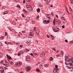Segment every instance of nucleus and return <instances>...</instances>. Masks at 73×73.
I'll use <instances>...</instances> for the list:
<instances>
[{"mask_svg": "<svg viewBox=\"0 0 73 73\" xmlns=\"http://www.w3.org/2000/svg\"><path fill=\"white\" fill-rule=\"evenodd\" d=\"M65 64L66 65H68V66L69 65V66H71V68H73V64H72V62H69V61H67L65 62Z\"/></svg>", "mask_w": 73, "mask_h": 73, "instance_id": "nucleus-1", "label": "nucleus"}, {"mask_svg": "<svg viewBox=\"0 0 73 73\" xmlns=\"http://www.w3.org/2000/svg\"><path fill=\"white\" fill-rule=\"evenodd\" d=\"M31 60V58H30V57L29 56H27L26 57V60L27 61H30Z\"/></svg>", "mask_w": 73, "mask_h": 73, "instance_id": "nucleus-2", "label": "nucleus"}, {"mask_svg": "<svg viewBox=\"0 0 73 73\" xmlns=\"http://www.w3.org/2000/svg\"><path fill=\"white\" fill-rule=\"evenodd\" d=\"M21 65H22V64L20 62H18L15 64V66H21Z\"/></svg>", "mask_w": 73, "mask_h": 73, "instance_id": "nucleus-3", "label": "nucleus"}, {"mask_svg": "<svg viewBox=\"0 0 73 73\" xmlns=\"http://www.w3.org/2000/svg\"><path fill=\"white\" fill-rule=\"evenodd\" d=\"M30 20V17H26V19H25L26 23H28V22H29Z\"/></svg>", "mask_w": 73, "mask_h": 73, "instance_id": "nucleus-4", "label": "nucleus"}, {"mask_svg": "<svg viewBox=\"0 0 73 73\" xmlns=\"http://www.w3.org/2000/svg\"><path fill=\"white\" fill-rule=\"evenodd\" d=\"M50 22L49 20H48V21L45 20L44 21H43V23L44 24H48Z\"/></svg>", "mask_w": 73, "mask_h": 73, "instance_id": "nucleus-5", "label": "nucleus"}, {"mask_svg": "<svg viewBox=\"0 0 73 73\" xmlns=\"http://www.w3.org/2000/svg\"><path fill=\"white\" fill-rule=\"evenodd\" d=\"M31 69V67L29 66H27L26 67V69L27 71H29Z\"/></svg>", "mask_w": 73, "mask_h": 73, "instance_id": "nucleus-6", "label": "nucleus"}, {"mask_svg": "<svg viewBox=\"0 0 73 73\" xmlns=\"http://www.w3.org/2000/svg\"><path fill=\"white\" fill-rule=\"evenodd\" d=\"M34 35V34L33 33H32V32H30V33L29 35L30 37H33Z\"/></svg>", "mask_w": 73, "mask_h": 73, "instance_id": "nucleus-7", "label": "nucleus"}, {"mask_svg": "<svg viewBox=\"0 0 73 73\" xmlns=\"http://www.w3.org/2000/svg\"><path fill=\"white\" fill-rule=\"evenodd\" d=\"M46 16V17L48 19H50V18H49L50 17V14H46L45 15Z\"/></svg>", "mask_w": 73, "mask_h": 73, "instance_id": "nucleus-8", "label": "nucleus"}, {"mask_svg": "<svg viewBox=\"0 0 73 73\" xmlns=\"http://www.w3.org/2000/svg\"><path fill=\"white\" fill-rule=\"evenodd\" d=\"M0 72H4V69L2 67H0Z\"/></svg>", "mask_w": 73, "mask_h": 73, "instance_id": "nucleus-9", "label": "nucleus"}, {"mask_svg": "<svg viewBox=\"0 0 73 73\" xmlns=\"http://www.w3.org/2000/svg\"><path fill=\"white\" fill-rule=\"evenodd\" d=\"M7 56L8 60H11L12 58H11V57L10 56H8V54H7Z\"/></svg>", "mask_w": 73, "mask_h": 73, "instance_id": "nucleus-10", "label": "nucleus"}, {"mask_svg": "<svg viewBox=\"0 0 73 73\" xmlns=\"http://www.w3.org/2000/svg\"><path fill=\"white\" fill-rule=\"evenodd\" d=\"M71 59H68V58H66L65 59V61H69V62H71Z\"/></svg>", "mask_w": 73, "mask_h": 73, "instance_id": "nucleus-11", "label": "nucleus"}, {"mask_svg": "<svg viewBox=\"0 0 73 73\" xmlns=\"http://www.w3.org/2000/svg\"><path fill=\"white\" fill-rule=\"evenodd\" d=\"M40 31L38 29L36 31V35H38V34H39V32Z\"/></svg>", "mask_w": 73, "mask_h": 73, "instance_id": "nucleus-12", "label": "nucleus"}, {"mask_svg": "<svg viewBox=\"0 0 73 73\" xmlns=\"http://www.w3.org/2000/svg\"><path fill=\"white\" fill-rule=\"evenodd\" d=\"M54 28V27H53V29L55 32H58V31H59V30H57Z\"/></svg>", "mask_w": 73, "mask_h": 73, "instance_id": "nucleus-13", "label": "nucleus"}, {"mask_svg": "<svg viewBox=\"0 0 73 73\" xmlns=\"http://www.w3.org/2000/svg\"><path fill=\"white\" fill-rule=\"evenodd\" d=\"M7 13H8V11H5L4 12V13H3V15H4L5 14H7Z\"/></svg>", "mask_w": 73, "mask_h": 73, "instance_id": "nucleus-14", "label": "nucleus"}, {"mask_svg": "<svg viewBox=\"0 0 73 73\" xmlns=\"http://www.w3.org/2000/svg\"><path fill=\"white\" fill-rule=\"evenodd\" d=\"M36 11L38 13H39L40 11V9L39 8H38L36 9Z\"/></svg>", "mask_w": 73, "mask_h": 73, "instance_id": "nucleus-15", "label": "nucleus"}, {"mask_svg": "<svg viewBox=\"0 0 73 73\" xmlns=\"http://www.w3.org/2000/svg\"><path fill=\"white\" fill-rule=\"evenodd\" d=\"M49 64H45L44 65V66L46 68H47V67H48V66H49Z\"/></svg>", "mask_w": 73, "mask_h": 73, "instance_id": "nucleus-16", "label": "nucleus"}, {"mask_svg": "<svg viewBox=\"0 0 73 73\" xmlns=\"http://www.w3.org/2000/svg\"><path fill=\"white\" fill-rule=\"evenodd\" d=\"M51 38H52V40H54V37H53V36L52 35H51Z\"/></svg>", "mask_w": 73, "mask_h": 73, "instance_id": "nucleus-17", "label": "nucleus"}, {"mask_svg": "<svg viewBox=\"0 0 73 73\" xmlns=\"http://www.w3.org/2000/svg\"><path fill=\"white\" fill-rule=\"evenodd\" d=\"M57 22L59 23H61V21L60 20H58V21H57Z\"/></svg>", "mask_w": 73, "mask_h": 73, "instance_id": "nucleus-18", "label": "nucleus"}, {"mask_svg": "<svg viewBox=\"0 0 73 73\" xmlns=\"http://www.w3.org/2000/svg\"><path fill=\"white\" fill-rule=\"evenodd\" d=\"M71 64H73V59H71Z\"/></svg>", "mask_w": 73, "mask_h": 73, "instance_id": "nucleus-19", "label": "nucleus"}, {"mask_svg": "<svg viewBox=\"0 0 73 73\" xmlns=\"http://www.w3.org/2000/svg\"><path fill=\"white\" fill-rule=\"evenodd\" d=\"M36 27H35L34 28V31H35L36 30Z\"/></svg>", "mask_w": 73, "mask_h": 73, "instance_id": "nucleus-20", "label": "nucleus"}, {"mask_svg": "<svg viewBox=\"0 0 73 73\" xmlns=\"http://www.w3.org/2000/svg\"><path fill=\"white\" fill-rule=\"evenodd\" d=\"M29 50L28 49H26L25 50V52H29Z\"/></svg>", "mask_w": 73, "mask_h": 73, "instance_id": "nucleus-21", "label": "nucleus"}, {"mask_svg": "<svg viewBox=\"0 0 73 73\" xmlns=\"http://www.w3.org/2000/svg\"><path fill=\"white\" fill-rule=\"evenodd\" d=\"M28 9H29V10H32V7L31 6Z\"/></svg>", "mask_w": 73, "mask_h": 73, "instance_id": "nucleus-22", "label": "nucleus"}, {"mask_svg": "<svg viewBox=\"0 0 73 73\" xmlns=\"http://www.w3.org/2000/svg\"><path fill=\"white\" fill-rule=\"evenodd\" d=\"M26 7L27 8H29L31 7V6L28 5H27Z\"/></svg>", "mask_w": 73, "mask_h": 73, "instance_id": "nucleus-23", "label": "nucleus"}, {"mask_svg": "<svg viewBox=\"0 0 73 73\" xmlns=\"http://www.w3.org/2000/svg\"><path fill=\"white\" fill-rule=\"evenodd\" d=\"M62 20H66V19H65V18H64V17H62Z\"/></svg>", "mask_w": 73, "mask_h": 73, "instance_id": "nucleus-24", "label": "nucleus"}, {"mask_svg": "<svg viewBox=\"0 0 73 73\" xmlns=\"http://www.w3.org/2000/svg\"><path fill=\"white\" fill-rule=\"evenodd\" d=\"M23 11L24 12V13H27V11H26V10L24 9H23Z\"/></svg>", "mask_w": 73, "mask_h": 73, "instance_id": "nucleus-25", "label": "nucleus"}, {"mask_svg": "<svg viewBox=\"0 0 73 73\" xmlns=\"http://www.w3.org/2000/svg\"><path fill=\"white\" fill-rule=\"evenodd\" d=\"M50 61H51V60H53V58H52V57H50Z\"/></svg>", "mask_w": 73, "mask_h": 73, "instance_id": "nucleus-26", "label": "nucleus"}, {"mask_svg": "<svg viewBox=\"0 0 73 73\" xmlns=\"http://www.w3.org/2000/svg\"><path fill=\"white\" fill-rule=\"evenodd\" d=\"M20 53L21 54H23V52L22 51H20Z\"/></svg>", "mask_w": 73, "mask_h": 73, "instance_id": "nucleus-27", "label": "nucleus"}, {"mask_svg": "<svg viewBox=\"0 0 73 73\" xmlns=\"http://www.w3.org/2000/svg\"><path fill=\"white\" fill-rule=\"evenodd\" d=\"M46 54V53L45 52H43L42 53V55H44V54Z\"/></svg>", "mask_w": 73, "mask_h": 73, "instance_id": "nucleus-28", "label": "nucleus"}, {"mask_svg": "<svg viewBox=\"0 0 73 73\" xmlns=\"http://www.w3.org/2000/svg\"><path fill=\"white\" fill-rule=\"evenodd\" d=\"M13 62H12V61H11L10 62V64L11 65H13Z\"/></svg>", "mask_w": 73, "mask_h": 73, "instance_id": "nucleus-29", "label": "nucleus"}, {"mask_svg": "<svg viewBox=\"0 0 73 73\" xmlns=\"http://www.w3.org/2000/svg\"><path fill=\"white\" fill-rule=\"evenodd\" d=\"M46 36H47V38H50V36H49V35H46Z\"/></svg>", "mask_w": 73, "mask_h": 73, "instance_id": "nucleus-30", "label": "nucleus"}, {"mask_svg": "<svg viewBox=\"0 0 73 73\" xmlns=\"http://www.w3.org/2000/svg\"><path fill=\"white\" fill-rule=\"evenodd\" d=\"M52 49H53V50H54V51H55V52H56V49H55V48H53Z\"/></svg>", "mask_w": 73, "mask_h": 73, "instance_id": "nucleus-31", "label": "nucleus"}, {"mask_svg": "<svg viewBox=\"0 0 73 73\" xmlns=\"http://www.w3.org/2000/svg\"><path fill=\"white\" fill-rule=\"evenodd\" d=\"M68 69H70L71 68V67H70V66H68Z\"/></svg>", "mask_w": 73, "mask_h": 73, "instance_id": "nucleus-32", "label": "nucleus"}, {"mask_svg": "<svg viewBox=\"0 0 73 73\" xmlns=\"http://www.w3.org/2000/svg\"><path fill=\"white\" fill-rule=\"evenodd\" d=\"M40 67H41V68L42 67H43V65H42V64H41L40 65Z\"/></svg>", "mask_w": 73, "mask_h": 73, "instance_id": "nucleus-33", "label": "nucleus"}, {"mask_svg": "<svg viewBox=\"0 0 73 73\" xmlns=\"http://www.w3.org/2000/svg\"><path fill=\"white\" fill-rule=\"evenodd\" d=\"M36 70H37V71H38V72H40V70L36 68Z\"/></svg>", "mask_w": 73, "mask_h": 73, "instance_id": "nucleus-34", "label": "nucleus"}, {"mask_svg": "<svg viewBox=\"0 0 73 73\" xmlns=\"http://www.w3.org/2000/svg\"><path fill=\"white\" fill-rule=\"evenodd\" d=\"M33 53L34 54V55H37V54H36V53H35V52H33Z\"/></svg>", "mask_w": 73, "mask_h": 73, "instance_id": "nucleus-35", "label": "nucleus"}, {"mask_svg": "<svg viewBox=\"0 0 73 73\" xmlns=\"http://www.w3.org/2000/svg\"><path fill=\"white\" fill-rule=\"evenodd\" d=\"M35 22L34 21H32V23H33V24H34V23H35Z\"/></svg>", "mask_w": 73, "mask_h": 73, "instance_id": "nucleus-36", "label": "nucleus"}, {"mask_svg": "<svg viewBox=\"0 0 73 73\" xmlns=\"http://www.w3.org/2000/svg\"><path fill=\"white\" fill-rule=\"evenodd\" d=\"M5 36H7V33L5 32Z\"/></svg>", "mask_w": 73, "mask_h": 73, "instance_id": "nucleus-37", "label": "nucleus"}, {"mask_svg": "<svg viewBox=\"0 0 73 73\" xmlns=\"http://www.w3.org/2000/svg\"><path fill=\"white\" fill-rule=\"evenodd\" d=\"M3 60H2L0 62V64H3Z\"/></svg>", "mask_w": 73, "mask_h": 73, "instance_id": "nucleus-38", "label": "nucleus"}, {"mask_svg": "<svg viewBox=\"0 0 73 73\" xmlns=\"http://www.w3.org/2000/svg\"><path fill=\"white\" fill-rule=\"evenodd\" d=\"M26 1L27 2H30V1H31L30 0H26Z\"/></svg>", "mask_w": 73, "mask_h": 73, "instance_id": "nucleus-39", "label": "nucleus"}, {"mask_svg": "<svg viewBox=\"0 0 73 73\" xmlns=\"http://www.w3.org/2000/svg\"><path fill=\"white\" fill-rule=\"evenodd\" d=\"M22 17H24L25 16L24 15V14H23L21 15Z\"/></svg>", "mask_w": 73, "mask_h": 73, "instance_id": "nucleus-40", "label": "nucleus"}, {"mask_svg": "<svg viewBox=\"0 0 73 73\" xmlns=\"http://www.w3.org/2000/svg\"><path fill=\"white\" fill-rule=\"evenodd\" d=\"M55 68H58V66H57V65H56L55 66Z\"/></svg>", "mask_w": 73, "mask_h": 73, "instance_id": "nucleus-41", "label": "nucleus"}, {"mask_svg": "<svg viewBox=\"0 0 73 73\" xmlns=\"http://www.w3.org/2000/svg\"><path fill=\"white\" fill-rule=\"evenodd\" d=\"M17 7L18 8H20V5H17Z\"/></svg>", "mask_w": 73, "mask_h": 73, "instance_id": "nucleus-42", "label": "nucleus"}, {"mask_svg": "<svg viewBox=\"0 0 73 73\" xmlns=\"http://www.w3.org/2000/svg\"><path fill=\"white\" fill-rule=\"evenodd\" d=\"M22 33H25V31H22Z\"/></svg>", "mask_w": 73, "mask_h": 73, "instance_id": "nucleus-43", "label": "nucleus"}, {"mask_svg": "<svg viewBox=\"0 0 73 73\" xmlns=\"http://www.w3.org/2000/svg\"><path fill=\"white\" fill-rule=\"evenodd\" d=\"M23 45H20V48H22V47H23Z\"/></svg>", "mask_w": 73, "mask_h": 73, "instance_id": "nucleus-44", "label": "nucleus"}, {"mask_svg": "<svg viewBox=\"0 0 73 73\" xmlns=\"http://www.w3.org/2000/svg\"><path fill=\"white\" fill-rule=\"evenodd\" d=\"M23 3H25V0H24L23 1Z\"/></svg>", "mask_w": 73, "mask_h": 73, "instance_id": "nucleus-45", "label": "nucleus"}, {"mask_svg": "<svg viewBox=\"0 0 73 73\" xmlns=\"http://www.w3.org/2000/svg\"><path fill=\"white\" fill-rule=\"evenodd\" d=\"M65 42H68V40L66 39L65 40Z\"/></svg>", "mask_w": 73, "mask_h": 73, "instance_id": "nucleus-46", "label": "nucleus"}, {"mask_svg": "<svg viewBox=\"0 0 73 73\" xmlns=\"http://www.w3.org/2000/svg\"><path fill=\"white\" fill-rule=\"evenodd\" d=\"M62 28H65V26L64 25L62 26Z\"/></svg>", "mask_w": 73, "mask_h": 73, "instance_id": "nucleus-47", "label": "nucleus"}, {"mask_svg": "<svg viewBox=\"0 0 73 73\" xmlns=\"http://www.w3.org/2000/svg\"><path fill=\"white\" fill-rule=\"evenodd\" d=\"M4 37H5L4 36H3L2 37H1V38H2L1 40H3V38H4Z\"/></svg>", "mask_w": 73, "mask_h": 73, "instance_id": "nucleus-48", "label": "nucleus"}, {"mask_svg": "<svg viewBox=\"0 0 73 73\" xmlns=\"http://www.w3.org/2000/svg\"><path fill=\"white\" fill-rule=\"evenodd\" d=\"M56 56L57 57H59V55L58 54H57Z\"/></svg>", "mask_w": 73, "mask_h": 73, "instance_id": "nucleus-49", "label": "nucleus"}, {"mask_svg": "<svg viewBox=\"0 0 73 73\" xmlns=\"http://www.w3.org/2000/svg\"><path fill=\"white\" fill-rule=\"evenodd\" d=\"M18 56H20V54L19 53H18Z\"/></svg>", "mask_w": 73, "mask_h": 73, "instance_id": "nucleus-50", "label": "nucleus"}, {"mask_svg": "<svg viewBox=\"0 0 73 73\" xmlns=\"http://www.w3.org/2000/svg\"><path fill=\"white\" fill-rule=\"evenodd\" d=\"M53 23H56V21H55V20L54 19L53 21Z\"/></svg>", "mask_w": 73, "mask_h": 73, "instance_id": "nucleus-51", "label": "nucleus"}, {"mask_svg": "<svg viewBox=\"0 0 73 73\" xmlns=\"http://www.w3.org/2000/svg\"><path fill=\"white\" fill-rule=\"evenodd\" d=\"M56 17H57V18L58 19V15H56Z\"/></svg>", "mask_w": 73, "mask_h": 73, "instance_id": "nucleus-52", "label": "nucleus"}, {"mask_svg": "<svg viewBox=\"0 0 73 73\" xmlns=\"http://www.w3.org/2000/svg\"><path fill=\"white\" fill-rule=\"evenodd\" d=\"M39 18V17L38 16H37L36 17V19H38V18Z\"/></svg>", "mask_w": 73, "mask_h": 73, "instance_id": "nucleus-53", "label": "nucleus"}, {"mask_svg": "<svg viewBox=\"0 0 73 73\" xmlns=\"http://www.w3.org/2000/svg\"><path fill=\"white\" fill-rule=\"evenodd\" d=\"M71 4H73V0H72V1L71 2Z\"/></svg>", "mask_w": 73, "mask_h": 73, "instance_id": "nucleus-54", "label": "nucleus"}, {"mask_svg": "<svg viewBox=\"0 0 73 73\" xmlns=\"http://www.w3.org/2000/svg\"><path fill=\"white\" fill-rule=\"evenodd\" d=\"M53 25H55L56 24V22H53Z\"/></svg>", "mask_w": 73, "mask_h": 73, "instance_id": "nucleus-55", "label": "nucleus"}, {"mask_svg": "<svg viewBox=\"0 0 73 73\" xmlns=\"http://www.w3.org/2000/svg\"><path fill=\"white\" fill-rule=\"evenodd\" d=\"M61 53H62V55L64 54L63 53V52L62 51H61Z\"/></svg>", "mask_w": 73, "mask_h": 73, "instance_id": "nucleus-56", "label": "nucleus"}, {"mask_svg": "<svg viewBox=\"0 0 73 73\" xmlns=\"http://www.w3.org/2000/svg\"><path fill=\"white\" fill-rule=\"evenodd\" d=\"M27 38H29V36H26Z\"/></svg>", "mask_w": 73, "mask_h": 73, "instance_id": "nucleus-57", "label": "nucleus"}, {"mask_svg": "<svg viewBox=\"0 0 73 73\" xmlns=\"http://www.w3.org/2000/svg\"><path fill=\"white\" fill-rule=\"evenodd\" d=\"M70 9L71 11H72V8H70Z\"/></svg>", "mask_w": 73, "mask_h": 73, "instance_id": "nucleus-58", "label": "nucleus"}, {"mask_svg": "<svg viewBox=\"0 0 73 73\" xmlns=\"http://www.w3.org/2000/svg\"><path fill=\"white\" fill-rule=\"evenodd\" d=\"M5 43L6 44H7V42L6 41L5 42Z\"/></svg>", "mask_w": 73, "mask_h": 73, "instance_id": "nucleus-59", "label": "nucleus"}, {"mask_svg": "<svg viewBox=\"0 0 73 73\" xmlns=\"http://www.w3.org/2000/svg\"><path fill=\"white\" fill-rule=\"evenodd\" d=\"M51 13V15L52 16H53V14H52V13Z\"/></svg>", "mask_w": 73, "mask_h": 73, "instance_id": "nucleus-60", "label": "nucleus"}, {"mask_svg": "<svg viewBox=\"0 0 73 73\" xmlns=\"http://www.w3.org/2000/svg\"><path fill=\"white\" fill-rule=\"evenodd\" d=\"M11 42H8V44H11Z\"/></svg>", "mask_w": 73, "mask_h": 73, "instance_id": "nucleus-61", "label": "nucleus"}, {"mask_svg": "<svg viewBox=\"0 0 73 73\" xmlns=\"http://www.w3.org/2000/svg\"><path fill=\"white\" fill-rule=\"evenodd\" d=\"M31 43H29V42H28L27 44H28V45H29V44H30Z\"/></svg>", "mask_w": 73, "mask_h": 73, "instance_id": "nucleus-62", "label": "nucleus"}, {"mask_svg": "<svg viewBox=\"0 0 73 73\" xmlns=\"http://www.w3.org/2000/svg\"><path fill=\"white\" fill-rule=\"evenodd\" d=\"M1 42H0V45H1Z\"/></svg>", "mask_w": 73, "mask_h": 73, "instance_id": "nucleus-63", "label": "nucleus"}, {"mask_svg": "<svg viewBox=\"0 0 73 73\" xmlns=\"http://www.w3.org/2000/svg\"><path fill=\"white\" fill-rule=\"evenodd\" d=\"M59 52V51L57 50L56 51V52L58 53Z\"/></svg>", "mask_w": 73, "mask_h": 73, "instance_id": "nucleus-64", "label": "nucleus"}]
</instances>
